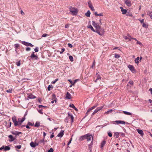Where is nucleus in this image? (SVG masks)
<instances>
[{
  "instance_id": "nucleus-64",
  "label": "nucleus",
  "mask_w": 152,
  "mask_h": 152,
  "mask_svg": "<svg viewBox=\"0 0 152 152\" xmlns=\"http://www.w3.org/2000/svg\"><path fill=\"white\" fill-rule=\"evenodd\" d=\"M149 91H150L151 94L152 95V88H150L149 89Z\"/></svg>"
},
{
  "instance_id": "nucleus-12",
  "label": "nucleus",
  "mask_w": 152,
  "mask_h": 152,
  "mask_svg": "<svg viewBox=\"0 0 152 152\" xmlns=\"http://www.w3.org/2000/svg\"><path fill=\"white\" fill-rule=\"evenodd\" d=\"M34 52H33L32 53L31 56V57L33 59H37L38 57L37 56L35 55L34 54Z\"/></svg>"
},
{
  "instance_id": "nucleus-56",
  "label": "nucleus",
  "mask_w": 152,
  "mask_h": 152,
  "mask_svg": "<svg viewBox=\"0 0 152 152\" xmlns=\"http://www.w3.org/2000/svg\"><path fill=\"white\" fill-rule=\"evenodd\" d=\"M108 134L109 137H111L112 136V134L111 132H108Z\"/></svg>"
},
{
  "instance_id": "nucleus-62",
  "label": "nucleus",
  "mask_w": 152,
  "mask_h": 152,
  "mask_svg": "<svg viewBox=\"0 0 152 152\" xmlns=\"http://www.w3.org/2000/svg\"><path fill=\"white\" fill-rule=\"evenodd\" d=\"M20 12H21V15H24L25 14L24 13V12H23V11L22 10H21L20 11Z\"/></svg>"
},
{
  "instance_id": "nucleus-17",
  "label": "nucleus",
  "mask_w": 152,
  "mask_h": 152,
  "mask_svg": "<svg viewBox=\"0 0 152 152\" xmlns=\"http://www.w3.org/2000/svg\"><path fill=\"white\" fill-rule=\"evenodd\" d=\"M125 3L128 7H130L131 5V2L129 0H126L125 1Z\"/></svg>"
},
{
  "instance_id": "nucleus-1",
  "label": "nucleus",
  "mask_w": 152,
  "mask_h": 152,
  "mask_svg": "<svg viewBox=\"0 0 152 152\" xmlns=\"http://www.w3.org/2000/svg\"><path fill=\"white\" fill-rule=\"evenodd\" d=\"M25 118V117L24 116L22 118H18L17 121L16 117L14 116L12 118V120L15 126H19L21 125V124L24 121Z\"/></svg>"
},
{
  "instance_id": "nucleus-48",
  "label": "nucleus",
  "mask_w": 152,
  "mask_h": 152,
  "mask_svg": "<svg viewBox=\"0 0 152 152\" xmlns=\"http://www.w3.org/2000/svg\"><path fill=\"white\" fill-rule=\"evenodd\" d=\"M79 80V79H77L74 80V81L72 84V85H74L77 81Z\"/></svg>"
},
{
  "instance_id": "nucleus-35",
  "label": "nucleus",
  "mask_w": 152,
  "mask_h": 152,
  "mask_svg": "<svg viewBox=\"0 0 152 152\" xmlns=\"http://www.w3.org/2000/svg\"><path fill=\"white\" fill-rule=\"evenodd\" d=\"M69 58L71 61L72 62L73 61V58L72 56H69Z\"/></svg>"
},
{
  "instance_id": "nucleus-25",
  "label": "nucleus",
  "mask_w": 152,
  "mask_h": 152,
  "mask_svg": "<svg viewBox=\"0 0 152 152\" xmlns=\"http://www.w3.org/2000/svg\"><path fill=\"white\" fill-rule=\"evenodd\" d=\"M95 15L97 16H102L103 15V14L102 13H101L99 14H98L97 12H95L94 13Z\"/></svg>"
},
{
  "instance_id": "nucleus-61",
  "label": "nucleus",
  "mask_w": 152,
  "mask_h": 152,
  "mask_svg": "<svg viewBox=\"0 0 152 152\" xmlns=\"http://www.w3.org/2000/svg\"><path fill=\"white\" fill-rule=\"evenodd\" d=\"M137 44H139V45H142V43L138 41H137Z\"/></svg>"
},
{
  "instance_id": "nucleus-34",
  "label": "nucleus",
  "mask_w": 152,
  "mask_h": 152,
  "mask_svg": "<svg viewBox=\"0 0 152 152\" xmlns=\"http://www.w3.org/2000/svg\"><path fill=\"white\" fill-rule=\"evenodd\" d=\"M128 36H125L124 37V38L125 39H129V37L131 38V37L130 36V35L129 34H127Z\"/></svg>"
},
{
  "instance_id": "nucleus-8",
  "label": "nucleus",
  "mask_w": 152,
  "mask_h": 152,
  "mask_svg": "<svg viewBox=\"0 0 152 152\" xmlns=\"http://www.w3.org/2000/svg\"><path fill=\"white\" fill-rule=\"evenodd\" d=\"M88 6L92 11H94L95 9L92 4V3L90 1H88Z\"/></svg>"
},
{
  "instance_id": "nucleus-63",
  "label": "nucleus",
  "mask_w": 152,
  "mask_h": 152,
  "mask_svg": "<svg viewBox=\"0 0 152 152\" xmlns=\"http://www.w3.org/2000/svg\"><path fill=\"white\" fill-rule=\"evenodd\" d=\"M142 26L143 27H146V24H145V23H143V24H142Z\"/></svg>"
},
{
  "instance_id": "nucleus-9",
  "label": "nucleus",
  "mask_w": 152,
  "mask_h": 152,
  "mask_svg": "<svg viewBox=\"0 0 152 152\" xmlns=\"http://www.w3.org/2000/svg\"><path fill=\"white\" fill-rule=\"evenodd\" d=\"M128 67L133 73H134L135 72V70L132 65H129Z\"/></svg>"
},
{
  "instance_id": "nucleus-52",
  "label": "nucleus",
  "mask_w": 152,
  "mask_h": 152,
  "mask_svg": "<svg viewBox=\"0 0 152 152\" xmlns=\"http://www.w3.org/2000/svg\"><path fill=\"white\" fill-rule=\"evenodd\" d=\"M68 47L70 48H72V45L70 43H68Z\"/></svg>"
},
{
  "instance_id": "nucleus-50",
  "label": "nucleus",
  "mask_w": 152,
  "mask_h": 152,
  "mask_svg": "<svg viewBox=\"0 0 152 152\" xmlns=\"http://www.w3.org/2000/svg\"><path fill=\"white\" fill-rule=\"evenodd\" d=\"M38 112L41 114H43L42 110H38Z\"/></svg>"
},
{
  "instance_id": "nucleus-42",
  "label": "nucleus",
  "mask_w": 152,
  "mask_h": 152,
  "mask_svg": "<svg viewBox=\"0 0 152 152\" xmlns=\"http://www.w3.org/2000/svg\"><path fill=\"white\" fill-rule=\"evenodd\" d=\"M61 51L60 53V54H62L63 53V52L65 50V49L64 48H62L61 49Z\"/></svg>"
},
{
  "instance_id": "nucleus-31",
  "label": "nucleus",
  "mask_w": 152,
  "mask_h": 152,
  "mask_svg": "<svg viewBox=\"0 0 152 152\" xmlns=\"http://www.w3.org/2000/svg\"><path fill=\"white\" fill-rule=\"evenodd\" d=\"M120 134V133L118 132H115L114 133V135L117 138L119 137V135Z\"/></svg>"
},
{
  "instance_id": "nucleus-5",
  "label": "nucleus",
  "mask_w": 152,
  "mask_h": 152,
  "mask_svg": "<svg viewBox=\"0 0 152 152\" xmlns=\"http://www.w3.org/2000/svg\"><path fill=\"white\" fill-rule=\"evenodd\" d=\"M96 32L99 35L102 36L104 34V31L103 29L100 28L99 30H97V31H96Z\"/></svg>"
},
{
  "instance_id": "nucleus-7",
  "label": "nucleus",
  "mask_w": 152,
  "mask_h": 152,
  "mask_svg": "<svg viewBox=\"0 0 152 152\" xmlns=\"http://www.w3.org/2000/svg\"><path fill=\"white\" fill-rule=\"evenodd\" d=\"M86 135H87L86 139L88 141H90L91 139L93 138V137L92 135L89 134H87Z\"/></svg>"
},
{
  "instance_id": "nucleus-20",
  "label": "nucleus",
  "mask_w": 152,
  "mask_h": 152,
  "mask_svg": "<svg viewBox=\"0 0 152 152\" xmlns=\"http://www.w3.org/2000/svg\"><path fill=\"white\" fill-rule=\"evenodd\" d=\"M106 143V141L105 140H103L102 142L101 145L100 147L102 149L103 147H104V145H105Z\"/></svg>"
},
{
  "instance_id": "nucleus-22",
  "label": "nucleus",
  "mask_w": 152,
  "mask_h": 152,
  "mask_svg": "<svg viewBox=\"0 0 152 152\" xmlns=\"http://www.w3.org/2000/svg\"><path fill=\"white\" fill-rule=\"evenodd\" d=\"M123 112L124 113V114H125L126 115H132V113L129 112H128L123 111Z\"/></svg>"
},
{
  "instance_id": "nucleus-58",
  "label": "nucleus",
  "mask_w": 152,
  "mask_h": 152,
  "mask_svg": "<svg viewBox=\"0 0 152 152\" xmlns=\"http://www.w3.org/2000/svg\"><path fill=\"white\" fill-rule=\"evenodd\" d=\"M31 48L29 47H27L26 48V51H29L30 50Z\"/></svg>"
},
{
  "instance_id": "nucleus-39",
  "label": "nucleus",
  "mask_w": 152,
  "mask_h": 152,
  "mask_svg": "<svg viewBox=\"0 0 152 152\" xmlns=\"http://www.w3.org/2000/svg\"><path fill=\"white\" fill-rule=\"evenodd\" d=\"M92 110V109H91V108H89V109L88 110H87V112H86V115H88V113L89 112H90Z\"/></svg>"
},
{
  "instance_id": "nucleus-26",
  "label": "nucleus",
  "mask_w": 152,
  "mask_h": 152,
  "mask_svg": "<svg viewBox=\"0 0 152 152\" xmlns=\"http://www.w3.org/2000/svg\"><path fill=\"white\" fill-rule=\"evenodd\" d=\"M91 14V12L89 10H88L87 11V12L86 13L85 15L88 17H89L90 16V15Z\"/></svg>"
},
{
  "instance_id": "nucleus-46",
  "label": "nucleus",
  "mask_w": 152,
  "mask_h": 152,
  "mask_svg": "<svg viewBox=\"0 0 152 152\" xmlns=\"http://www.w3.org/2000/svg\"><path fill=\"white\" fill-rule=\"evenodd\" d=\"M48 152H53V150L51 148L48 151Z\"/></svg>"
},
{
  "instance_id": "nucleus-24",
  "label": "nucleus",
  "mask_w": 152,
  "mask_h": 152,
  "mask_svg": "<svg viewBox=\"0 0 152 152\" xmlns=\"http://www.w3.org/2000/svg\"><path fill=\"white\" fill-rule=\"evenodd\" d=\"M147 14L149 15L150 18L152 19V11H149L147 13Z\"/></svg>"
},
{
  "instance_id": "nucleus-16",
  "label": "nucleus",
  "mask_w": 152,
  "mask_h": 152,
  "mask_svg": "<svg viewBox=\"0 0 152 152\" xmlns=\"http://www.w3.org/2000/svg\"><path fill=\"white\" fill-rule=\"evenodd\" d=\"M64 134V131L61 130L60 132L57 135V136L61 137Z\"/></svg>"
},
{
  "instance_id": "nucleus-44",
  "label": "nucleus",
  "mask_w": 152,
  "mask_h": 152,
  "mask_svg": "<svg viewBox=\"0 0 152 152\" xmlns=\"http://www.w3.org/2000/svg\"><path fill=\"white\" fill-rule=\"evenodd\" d=\"M120 135L121 136L124 137L125 136V134L124 133H122V132H120Z\"/></svg>"
},
{
  "instance_id": "nucleus-4",
  "label": "nucleus",
  "mask_w": 152,
  "mask_h": 152,
  "mask_svg": "<svg viewBox=\"0 0 152 152\" xmlns=\"http://www.w3.org/2000/svg\"><path fill=\"white\" fill-rule=\"evenodd\" d=\"M104 106H102L100 107H97L94 111V112L92 113L91 115V116L94 115L97 112L100 110H102L103 107Z\"/></svg>"
},
{
  "instance_id": "nucleus-29",
  "label": "nucleus",
  "mask_w": 152,
  "mask_h": 152,
  "mask_svg": "<svg viewBox=\"0 0 152 152\" xmlns=\"http://www.w3.org/2000/svg\"><path fill=\"white\" fill-rule=\"evenodd\" d=\"M40 125V122H36L35 123L34 126L36 127H38Z\"/></svg>"
},
{
  "instance_id": "nucleus-57",
  "label": "nucleus",
  "mask_w": 152,
  "mask_h": 152,
  "mask_svg": "<svg viewBox=\"0 0 152 152\" xmlns=\"http://www.w3.org/2000/svg\"><path fill=\"white\" fill-rule=\"evenodd\" d=\"M51 88V86L50 85H49L48 88V90L49 91H50L51 90V89H50Z\"/></svg>"
},
{
  "instance_id": "nucleus-27",
  "label": "nucleus",
  "mask_w": 152,
  "mask_h": 152,
  "mask_svg": "<svg viewBox=\"0 0 152 152\" xmlns=\"http://www.w3.org/2000/svg\"><path fill=\"white\" fill-rule=\"evenodd\" d=\"M140 58L139 57H138L135 59L134 61L136 63L138 64L139 63V60Z\"/></svg>"
},
{
  "instance_id": "nucleus-13",
  "label": "nucleus",
  "mask_w": 152,
  "mask_h": 152,
  "mask_svg": "<svg viewBox=\"0 0 152 152\" xmlns=\"http://www.w3.org/2000/svg\"><path fill=\"white\" fill-rule=\"evenodd\" d=\"M86 134L83 136H81L79 138V140L80 141H82L84 140V139H86L87 136Z\"/></svg>"
},
{
  "instance_id": "nucleus-19",
  "label": "nucleus",
  "mask_w": 152,
  "mask_h": 152,
  "mask_svg": "<svg viewBox=\"0 0 152 152\" xmlns=\"http://www.w3.org/2000/svg\"><path fill=\"white\" fill-rule=\"evenodd\" d=\"M87 28H90L91 29V30L93 31L94 32H96V31L93 28V27L92 26L91 24L88 25L87 26Z\"/></svg>"
},
{
  "instance_id": "nucleus-15",
  "label": "nucleus",
  "mask_w": 152,
  "mask_h": 152,
  "mask_svg": "<svg viewBox=\"0 0 152 152\" xmlns=\"http://www.w3.org/2000/svg\"><path fill=\"white\" fill-rule=\"evenodd\" d=\"M136 130L139 134H140L142 136H143L144 135L143 132L142 130L137 129Z\"/></svg>"
},
{
  "instance_id": "nucleus-38",
  "label": "nucleus",
  "mask_w": 152,
  "mask_h": 152,
  "mask_svg": "<svg viewBox=\"0 0 152 152\" xmlns=\"http://www.w3.org/2000/svg\"><path fill=\"white\" fill-rule=\"evenodd\" d=\"M120 57V56L119 54H115V58H118Z\"/></svg>"
},
{
  "instance_id": "nucleus-45",
  "label": "nucleus",
  "mask_w": 152,
  "mask_h": 152,
  "mask_svg": "<svg viewBox=\"0 0 152 152\" xmlns=\"http://www.w3.org/2000/svg\"><path fill=\"white\" fill-rule=\"evenodd\" d=\"M69 107L73 108H75V106L73 104H70L69 105Z\"/></svg>"
},
{
  "instance_id": "nucleus-10",
  "label": "nucleus",
  "mask_w": 152,
  "mask_h": 152,
  "mask_svg": "<svg viewBox=\"0 0 152 152\" xmlns=\"http://www.w3.org/2000/svg\"><path fill=\"white\" fill-rule=\"evenodd\" d=\"M11 133L13 134L16 136L19 135L20 134H22V133L21 132H19L16 131L12 132Z\"/></svg>"
},
{
  "instance_id": "nucleus-11",
  "label": "nucleus",
  "mask_w": 152,
  "mask_h": 152,
  "mask_svg": "<svg viewBox=\"0 0 152 152\" xmlns=\"http://www.w3.org/2000/svg\"><path fill=\"white\" fill-rule=\"evenodd\" d=\"M22 43L24 45H26V46H30L32 47L33 46V45H32L31 43H28L25 41H23L22 42Z\"/></svg>"
},
{
  "instance_id": "nucleus-3",
  "label": "nucleus",
  "mask_w": 152,
  "mask_h": 152,
  "mask_svg": "<svg viewBox=\"0 0 152 152\" xmlns=\"http://www.w3.org/2000/svg\"><path fill=\"white\" fill-rule=\"evenodd\" d=\"M70 12L71 14L73 15H76L77 14L78 10L74 7H71L69 8Z\"/></svg>"
},
{
  "instance_id": "nucleus-36",
  "label": "nucleus",
  "mask_w": 152,
  "mask_h": 152,
  "mask_svg": "<svg viewBox=\"0 0 152 152\" xmlns=\"http://www.w3.org/2000/svg\"><path fill=\"white\" fill-rule=\"evenodd\" d=\"M12 88H10V89H9V90H7L6 91V92L7 93H12Z\"/></svg>"
},
{
  "instance_id": "nucleus-53",
  "label": "nucleus",
  "mask_w": 152,
  "mask_h": 152,
  "mask_svg": "<svg viewBox=\"0 0 152 152\" xmlns=\"http://www.w3.org/2000/svg\"><path fill=\"white\" fill-rule=\"evenodd\" d=\"M48 36V34H44L43 35H42V37H45Z\"/></svg>"
},
{
  "instance_id": "nucleus-14",
  "label": "nucleus",
  "mask_w": 152,
  "mask_h": 152,
  "mask_svg": "<svg viewBox=\"0 0 152 152\" xmlns=\"http://www.w3.org/2000/svg\"><path fill=\"white\" fill-rule=\"evenodd\" d=\"M8 137L10 139V140H9V141L10 142L13 141L15 139V138H14L12 135H9Z\"/></svg>"
},
{
  "instance_id": "nucleus-28",
  "label": "nucleus",
  "mask_w": 152,
  "mask_h": 152,
  "mask_svg": "<svg viewBox=\"0 0 152 152\" xmlns=\"http://www.w3.org/2000/svg\"><path fill=\"white\" fill-rule=\"evenodd\" d=\"M35 97V96L32 94H31L28 96V98L31 99H34Z\"/></svg>"
},
{
  "instance_id": "nucleus-60",
  "label": "nucleus",
  "mask_w": 152,
  "mask_h": 152,
  "mask_svg": "<svg viewBox=\"0 0 152 152\" xmlns=\"http://www.w3.org/2000/svg\"><path fill=\"white\" fill-rule=\"evenodd\" d=\"M129 83L131 84V85H133V81H132V80H130L129 82Z\"/></svg>"
},
{
  "instance_id": "nucleus-47",
  "label": "nucleus",
  "mask_w": 152,
  "mask_h": 152,
  "mask_svg": "<svg viewBox=\"0 0 152 152\" xmlns=\"http://www.w3.org/2000/svg\"><path fill=\"white\" fill-rule=\"evenodd\" d=\"M16 64L18 66H19L20 65V61H19L16 63Z\"/></svg>"
},
{
  "instance_id": "nucleus-6",
  "label": "nucleus",
  "mask_w": 152,
  "mask_h": 152,
  "mask_svg": "<svg viewBox=\"0 0 152 152\" xmlns=\"http://www.w3.org/2000/svg\"><path fill=\"white\" fill-rule=\"evenodd\" d=\"M113 122H115L116 123H113L114 124H126V123L124 121H120V120L114 121H113Z\"/></svg>"
},
{
  "instance_id": "nucleus-37",
  "label": "nucleus",
  "mask_w": 152,
  "mask_h": 152,
  "mask_svg": "<svg viewBox=\"0 0 152 152\" xmlns=\"http://www.w3.org/2000/svg\"><path fill=\"white\" fill-rule=\"evenodd\" d=\"M39 143H43V144H45L44 139L40 140L39 141Z\"/></svg>"
},
{
  "instance_id": "nucleus-32",
  "label": "nucleus",
  "mask_w": 152,
  "mask_h": 152,
  "mask_svg": "<svg viewBox=\"0 0 152 152\" xmlns=\"http://www.w3.org/2000/svg\"><path fill=\"white\" fill-rule=\"evenodd\" d=\"M113 111V109H110L109 110H108L107 111L105 112V114H109V113H111Z\"/></svg>"
},
{
  "instance_id": "nucleus-59",
  "label": "nucleus",
  "mask_w": 152,
  "mask_h": 152,
  "mask_svg": "<svg viewBox=\"0 0 152 152\" xmlns=\"http://www.w3.org/2000/svg\"><path fill=\"white\" fill-rule=\"evenodd\" d=\"M4 146L3 145L1 148H0V150H3V149H4Z\"/></svg>"
},
{
  "instance_id": "nucleus-33",
  "label": "nucleus",
  "mask_w": 152,
  "mask_h": 152,
  "mask_svg": "<svg viewBox=\"0 0 152 152\" xmlns=\"http://www.w3.org/2000/svg\"><path fill=\"white\" fill-rule=\"evenodd\" d=\"M121 12L122 14H125L127 12V10L126 9H121Z\"/></svg>"
},
{
  "instance_id": "nucleus-23",
  "label": "nucleus",
  "mask_w": 152,
  "mask_h": 152,
  "mask_svg": "<svg viewBox=\"0 0 152 152\" xmlns=\"http://www.w3.org/2000/svg\"><path fill=\"white\" fill-rule=\"evenodd\" d=\"M10 149V148L9 146H6L5 147H4V151H8Z\"/></svg>"
},
{
  "instance_id": "nucleus-18",
  "label": "nucleus",
  "mask_w": 152,
  "mask_h": 152,
  "mask_svg": "<svg viewBox=\"0 0 152 152\" xmlns=\"http://www.w3.org/2000/svg\"><path fill=\"white\" fill-rule=\"evenodd\" d=\"M66 98L68 99H70L71 98V95L68 92H67L66 93Z\"/></svg>"
},
{
  "instance_id": "nucleus-55",
  "label": "nucleus",
  "mask_w": 152,
  "mask_h": 152,
  "mask_svg": "<svg viewBox=\"0 0 152 152\" xmlns=\"http://www.w3.org/2000/svg\"><path fill=\"white\" fill-rule=\"evenodd\" d=\"M15 46L16 48H18L19 47V45L18 44H15Z\"/></svg>"
},
{
  "instance_id": "nucleus-2",
  "label": "nucleus",
  "mask_w": 152,
  "mask_h": 152,
  "mask_svg": "<svg viewBox=\"0 0 152 152\" xmlns=\"http://www.w3.org/2000/svg\"><path fill=\"white\" fill-rule=\"evenodd\" d=\"M74 118L73 115L69 113H68V116L66 117L65 119V121L67 123H68L69 121H71V123H72L73 122Z\"/></svg>"
},
{
  "instance_id": "nucleus-41",
  "label": "nucleus",
  "mask_w": 152,
  "mask_h": 152,
  "mask_svg": "<svg viewBox=\"0 0 152 152\" xmlns=\"http://www.w3.org/2000/svg\"><path fill=\"white\" fill-rule=\"evenodd\" d=\"M21 146L20 145H18L15 146V148L19 149L21 148Z\"/></svg>"
},
{
  "instance_id": "nucleus-30",
  "label": "nucleus",
  "mask_w": 152,
  "mask_h": 152,
  "mask_svg": "<svg viewBox=\"0 0 152 152\" xmlns=\"http://www.w3.org/2000/svg\"><path fill=\"white\" fill-rule=\"evenodd\" d=\"M30 145L33 148H35V143H34L33 142H31L30 144Z\"/></svg>"
},
{
  "instance_id": "nucleus-40",
  "label": "nucleus",
  "mask_w": 152,
  "mask_h": 152,
  "mask_svg": "<svg viewBox=\"0 0 152 152\" xmlns=\"http://www.w3.org/2000/svg\"><path fill=\"white\" fill-rule=\"evenodd\" d=\"M97 23H96L94 21H92V25H93V26L95 27L96 25L97 24Z\"/></svg>"
},
{
  "instance_id": "nucleus-51",
  "label": "nucleus",
  "mask_w": 152,
  "mask_h": 152,
  "mask_svg": "<svg viewBox=\"0 0 152 152\" xmlns=\"http://www.w3.org/2000/svg\"><path fill=\"white\" fill-rule=\"evenodd\" d=\"M58 80V79H56L54 81H53L52 82V83L53 84H54L55 83L56 81H57Z\"/></svg>"
},
{
  "instance_id": "nucleus-43",
  "label": "nucleus",
  "mask_w": 152,
  "mask_h": 152,
  "mask_svg": "<svg viewBox=\"0 0 152 152\" xmlns=\"http://www.w3.org/2000/svg\"><path fill=\"white\" fill-rule=\"evenodd\" d=\"M38 47H36L34 49V51L35 52H37L38 51Z\"/></svg>"
},
{
  "instance_id": "nucleus-54",
  "label": "nucleus",
  "mask_w": 152,
  "mask_h": 152,
  "mask_svg": "<svg viewBox=\"0 0 152 152\" xmlns=\"http://www.w3.org/2000/svg\"><path fill=\"white\" fill-rule=\"evenodd\" d=\"M38 107L39 108H40L43 107H45L42 105H39L38 106Z\"/></svg>"
},
{
  "instance_id": "nucleus-21",
  "label": "nucleus",
  "mask_w": 152,
  "mask_h": 152,
  "mask_svg": "<svg viewBox=\"0 0 152 152\" xmlns=\"http://www.w3.org/2000/svg\"><path fill=\"white\" fill-rule=\"evenodd\" d=\"M96 29V31H97V30H99V29L101 28L100 26H99V24H97L96 25V26L95 27Z\"/></svg>"
},
{
  "instance_id": "nucleus-49",
  "label": "nucleus",
  "mask_w": 152,
  "mask_h": 152,
  "mask_svg": "<svg viewBox=\"0 0 152 152\" xmlns=\"http://www.w3.org/2000/svg\"><path fill=\"white\" fill-rule=\"evenodd\" d=\"M27 124L29 125V126H32L33 125H34V124H32V123H31V122H28V123Z\"/></svg>"
}]
</instances>
